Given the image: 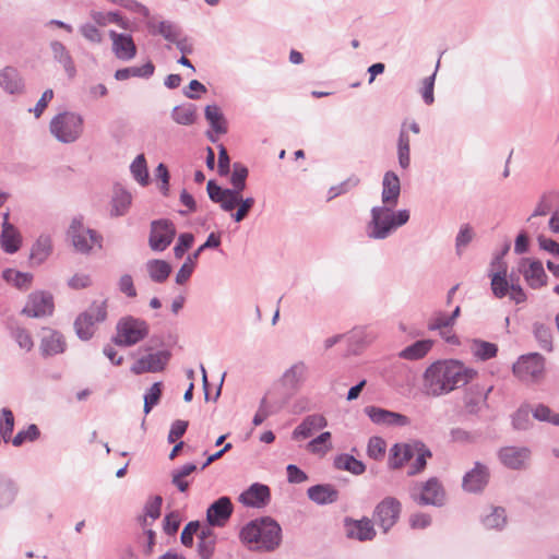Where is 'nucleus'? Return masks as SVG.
<instances>
[{
  "label": "nucleus",
  "mask_w": 559,
  "mask_h": 559,
  "mask_svg": "<svg viewBox=\"0 0 559 559\" xmlns=\"http://www.w3.org/2000/svg\"><path fill=\"white\" fill-rule=\"evenodd\" d=\"M476 374L475 369L460 360H438L424 372V389L430 396L445 395L469 383Z\"/></svg>",
  "instance_id": "f257e3e1"
},
{
  "label": "nucleus",
  "mask_w": 559,
  "mask_h": 559,
  "mask_svg": "<svg viewBox=\"0 0 559 559\" xmlns=\"http://www.w3.org/2000/svg\"><path fill=\"white\" fill-rule=\"evenodd\" d=\"M393 205H377L370 211V221L367 224V236L374 240H384L404 226L411 217L406 209L394 210Z\"/></svg>",
  "instance_id": "f03ea898"
},
{
  "label": "nucleus",
  "mask_w": 559,
  "mask_h": 559,
  "mask_svg": "<svg viewBox=\"0 0 559 559\" xmlns=\"http://www.w3.org/2000/svg\"><path fill=\"white\" fill-rule=\"evenodd\" d=\"M243 543L252 545L254 549L274 550L282 540V528L271 518H261L248 523L240 532Z\"/></svg>",
  "instance_id": "7ed1b4c3"
},
{
  "label": "nucleus",
  "mask_w": 559,
  "mask_h": 559,
  "mask_svg": "<svg viewBox=\"0 0 559 559\" xmlns=\"http://www.w3.org/2000/svg\"><path fill=\"white\" fill-rule=\"evenodd\" d=\"M248 174V168L245 165L234 163L230 176L233 188H222L215 181L210 180L206 185V190L211 201L219 204L221 209H230L233 203L237 201L238 192L245 190Z\"/></svg>",
  "instance_id": "20e7f679"
},
{
  "label": "nucleus",
  "mask_w": 559,
  "mask_h": 559,
  "mask_svg": "<svg viewBox=\"0 0 559 559\" xmlns=\"http://www.w3.org/2000/svg\"><path fill=\"white\" fill-rule=\"evenodd\" d=\"M49 130L57 141L64 144L74 143L83 134L84 119L78 112L63 111L51 119Z\"/></svg>",
  "instance_id": "39448f33"
},
{
  "label": "nucleus",
  "mask_w": 559,
  "mask_h": 559,
  "mask_svg": "<svg viewBox=\"0 0 559 559\" xmlns=\"http://www.w3.org/2000/svg\"><path fill=\"white\" fill-rule=\"evenodd\" d=\"M148 324L145 320L132 316L122 317L116 326L112 342L119 346H133L148 335Z\"/></svg>",
  "instance_id": "423d86ee"
},
{
  "label": "nucleus",
  "mask_w": 559,
  "mask_h": 559,
  "mask_svg": "<svg viewBox=\"0 0 559 559\" xmlns=\"http://www.w3.org/2000/svg\"><path fill=\"white\" fill-rule=\"evenodd\" d=\"M107 318L106 300L94 301L90 308L81 313L74 321L76 335L83 340H90L94 334V325Z\"/></svg>",
  "instance_id": "0eeeda50"
},
{
  "label": "nucleus",
  "mask_w": 559,
  "mask_h": 559,
  "mask_svg": "<svg viewBox=\"0 0 559 559\" xmlns=\"http://www.w3.org/2000/svg\"><path fill=\"white\" fill-rule=\"evenodd\" d=\"M413 500L419 506L442 507L445 503V490L437 477L417 484L411 493Z\"/></svg>",
  "instance_id": "6e6552de"
},
{
  "label": "nucleus",
  "mask_w": 559,
  "mask_h": 559,
  "mask_svg": "<svg viewBox=\"0 0 559 559\" xmlns=\"http://www.w3.org/2000/svg\"><path fill=\"white\" fill-rule=\"evenodd\" d=\"M68 235L80 253L87 254L94 247L102 248L103 237L96 230L86 228L80 219L72 221Z\"/></svg>",
  "instance_id": "1a4fd4ad"
},
{
  "label": "nucleus",
  "mask_w": 559,
  "mask_h": 559,
  "mask_svg": "<svg viewBox=\"0 0 559 559\" xmlns=\"http://www.w3.org/2000/svg\"><path fill=\"white\" fill-rule=\"evenodd\" d=\"M545 370V359L538 353L522 355L513 365V373L523 382L539 380Z\"/></svg>",
  "instance_id": "9d476101"
},
{
  "label": "nucleus",
  "mask_w": 559,
  "mask_h": 559,
  "mask_svg": "<svg viewBox=\"0 0 559 559\" xmlns=\"http://www.w3.org/2000/svg\"><path fill=\"white\" fill-rule=\"evenodd\" d=\"M402 511L401 502L394 497H385L374 508L373 520L384 533L397 522Z\"/></svg>",
  "instance_id": "9b49d317"
},
{
  "label": "nucleus",
  "mask_w": 559,
  "mask_h": 559,
  "mask_svg": "<svg viewBox=\"0 0 559 559\" xmlns=\"http://www.w3.org/2000/svg\"><path fill=\"white\" fill-rule=\"evenodd\" d=\"M176 228L168 219H157L151 223L148 245L153 251H164L174 240Z\"/></svg>",
  "instance_id": "f8f14e48"
},
{
  "label": "nucleus",
  "mask_w": 559,
  "mask_h": 559,
  "mask_svg": "<svg viewBox=\"0 0 559 559\" xmlns=\"http://www.w3.org/2000/svg\"><path fill=\"white\" fill-rule=\"evenodd\" d=\"M490 471L487 465L475 462L474 467L468 471L462 480V487L471 493L481 492L489 483Z\"/></svg>",
  "instance_id": "ddd939ff"
},
{
  "label": "nucleus",
  "mask_w": 559,
  "mask_h": 559,
  "mask_svg": "<svg viewBox=\"0 0 559 559\" xmlns=\"http://www.w3.org/2000/svg\"><path fill=\"white\" fill-rule=\"evenodd\" d=\"M519 272L524 276L527 285L533 289L540 288L547 283V274L539 260L523 258L519 263Z\"/></svg>",
  "instance_id": "4468645a"
},
{
  "label": "nucleus",
  "mask_w": 559,
  "mask_h": 559,
  "mask_svg": "<svg viewBox=\"0 0 559 559\" xmlns=\"http://www.w3.org/2000/svg\"><path fill=\"white\" fill-rule=\"evenodd\" d=\"M170 359V352L159 350L139 358L132 366L134 374L163 371Z\"/></svg>",
  "instance_id": "2eb2a0df"
},
{
  "label": "nucleus",
  "mask_w": 559,
  "mask_h": 559,
  "mask_svg": "<svg viewBox=\"0 0 559 559\" xmlns=\"http://www.w3.org/2000/svg\"><path fill=\"white\" fill-rule=\"evenodd\" d=\"M53 311L52 296L48 293L36 292L28 296V301L22 312L32 318L50 316Z\"/></svg>",
  "instance_id": "dca6fc26"
},
{
  "label": "nucleus",
  "mask_w": 559,
  "mask_h": 559,
  "mask_svg": "<svg viewBox=\"0 0 559 559\" xmlns=\"http://www.w3.org/2000/svg\"><path fill=\"white\" fill-rule=\"evenodd\" d=\"M365 413L373 424L380 426L404 427L409 424V419L405 415L376 406H367Z\"/></svg>",
  "instance_id": "f3484780"
},
{
  "label": "nucleus",
  "mask_w": 559,
  "mask_h": 559,
  "mask_svg": "<svg viewBox=\"0 0 559 559\" xmlns=\"http://www.w3.org/2000/svg\"><path fill=\"white\" fill-rule=\"evenodd\" d=\"M233 503L229 497H221L206 510V521L210 526L223 527L233 514Z\"/></svg>",
  "instance_id": "a211bd4d"
},
{
  "label": "nucleus",
  "mask_w": 559,
  "mask_h": 559,
  "mask_svg": "<svg viewBox=\"0 0 559 559\" xmlns=\"http://www.w3.org/2000/svg\"><path fill=\"white\" fill-rule=\"evenodd\" d=\"M344 527L346 536L350 539L367 542L372 540L376 536L373 523L368 518H362L360 520L345 518Z\"/></svg>",
  "instance_id": "6ab92c4d"
},
{
  "label": "nucleus",
  "mask_w": 559,
  "mask_h": 559,
  "mask_svg": "<svg viewBox=\"0 0 559 559\" xmlns=\"http://www.w3.org/2000/svg\"><path fill=\"white\" fill-rule=\"evenodd\" d=\"M531 451L525 447H504L498 452L501 464L510 469H523L527 466Z\"/></svg>",
  "instance_id": "aec40b11"
},
{
  "label": "nucleus",
  "mask_w": 559,
  "mask_h": 559,
  "mask_svg": "<svg viewBox=\"0 0 559 559\" xmlns=\"http://www.w3.org/2000/svg\"><path fill=\"white\" fill-rule=\"evenodd\" d=\"M108 35L112 41V52L118 59L129 61L136 56V46L131 35L117 33L112 29L109 31Z\"/></svg>",
  "instance_id": "412c9836"
},
{
  "label": "nucleus",
  "mask_w": 559,
  "mask_h": 559,
  "mask_svg": "<svg viewBox=\"0 0 559 559\" xmlns=\"http://www.w3.org/2000/svg\"><path fill=\"white\" fill-rule=\"evenodd\" d=\"M0 87L10 95H22L25 92V82L21 72L11 66L1 69Z\"/></svg>",
  "instance_id": "4be33fe9"
},
{
  "label": "nucleus",
  "mask_w": 559,
  "mask_h": 559,
  "mask_svg": "<svg viewBox=\"0 0 559 559\" xmlns=\"http://www.w3.org/2000/svg\"><path fill=\"white\" fill-rule=\"evenodd\" d=\"M308 376V365L302 360H298L284 371L282 383L289 390L298 391L307 381Z\"/></svg>",
  "instance_id": "5701e85b"
},
{
  "label": "nucleus",
  "mask_w": 559,
  "mask_h": 559,
  "mask_svg": "<svg viewBox=\"0 0 559 559\" xmlns=\"http://www.w3.org/2000/svg\"><path fill=\"white\" fill-rule=\"evenodd\" d=\"M270 498V488L266 485L255 483L239 496V501L247 507L262 508L267 504Z\"/></svg>",
  "instance_id": "b1692460"
},
{
  "label": "nucleus",
  "mask_w": 559,
  "mask_h": 559,
  "mask_svg": "<svg viewBox=\"0 0 559 559\" xmlns=\"http://www.w3.org/2000/svg\"><path fill=\"white\" fill-rule=\"evenodd\" d=\"M419 441H411L407 443H396L390 450L389 466L392 469H399L405 463L414 459L416 448Z\"/></svg>",
  "instance_id": "393cba45"
},
{
  "label": "nucleus",
  "mask_w": 559,
  "mask_h": 559,
  "mask_svg": "<svg viewBox=\"0 0 559 559\" xmlns=\"http://www.w3.org/2000/svg\"><path fill=\"white\" fill-rule=\"evenodd\" d=\"M401 195V181L394 171H386L382 179L381 201L383 205L396 206Z\"/></svg>",
  "instance_id": "a878e982"
},
{
  "label": "nucleus",
  "mask_w": 559,
  "mask_h": 559,
  "mask_svg": "<svg viewBox=\"0 0 559 559\" xmlns=\"http://www.w3.org/2000/svg\"><path fill=\"white\" fill-rule=\"evenodd\" d=\"M328 426L326 418L321 414L306 416L302 421L294 429L293 439L300 440L310 438L314 431Z\"/></svg>",
  "instance_id": "bb28decb"
},
{
  "label": "nucleus",
  "mask_w": 559,
  "mask_h": 559,
  "mask_svg": "<svg viewBox=\"0 0 559 559\" xmlns=\"http://www.w3.org/2000/svg\"><path fill=\"white\" fill-rule=\"evenodd\" d=\"M66 341L61 333L51 329H44L40 341V350L44 356H53L63 353Z\"/></svg>",
  "instance_id": "cd10ccee"
},
{
  "label": "nucleus",
  "mask_w": 559,
  "mask_h": 559,
  "mask_svg": "<svg viewBox=\"0 0 559 559\" xmlns=\"http://www.w3.org/2000/svg\"><path fill=\"white\" fill-rule=\"evenodd\" d=\"M21 236L17 229L9 223V212L3 214L1 247L7 253H14L20 249Z\"/></svg>",
  "instance_id": "c85d7f7f"
},
{
  "label": "nucleus",
  "mask_w": 559,
  "mask_h": 559,
  "mask_svg": "<svg viewBox=\"0 0 559 559\" xmlns=\"http://www.w3.org/2000/svg\"><path fill=\"white\" fill-rule=\"evenodd\" d=\"M308 498L319 504H331L338 500V491L330 484L314 485L307 490Z\"/></svg>",
  "instance_id": "c756f323"
},
{
  "label": "nucleus",
  "mask_w": 559,
  "mask_h": 559,
  "mask_svg": "<svg viewBox=\"0 0 559 559\" xmlns=\"http://www.w3.org/2000/svg\"><path fill=\"white\" fill-rule=\"evenodd\" d=\"M147 28L152 35H160L170 43L177 41L178 37L181 35L180 27L171 21H160L157 23L150 21Z\"/></svg>",
  "instance_id": "7c9ffc66"
},
{
  "label": "nucleus",
  "mask_w": 559,
  "mask_h": 559,
  "mask_svg": "<svg viewBox=\"0 0 559 559\" xmlns=\"http://www.w3.org/2000/svg\"><path fill=\"white\" fill-rule=\"evenodd\" d=\"M19 485L11 477L0 474V510L10 507L16 499Z\"/></svg>",
  "instance_id": "2f4dec72"
},
{
  "label": "nucleus",
  "mask_w": 559,
  "mask_h": 559,
  "mask_svg": "<svg viewBox=\"0 0 559 559\" xmlns=\"http://www.w3.org/2000/svg\"><path fill=\"white\" fill-rule=\"evenodd\" d=\"M431 340L416 341L399 353V357L405 360H419L424 358L432 348Z\"/></svg>",
  "instance_id": "473e14b6"
},
{
  "label": "nucleus",
  "mask_w": 559,
  "mask_h": 559,
  "mask_svg": "<svg viewBox=\"0 0 559 559\" xmlns=\"http://www.w3.org/2000/svg\"><path fill=\"white\" fill-rule=\"evenodd\" d=\"M50 49L55 60L62 64L68 76L73 78L76 70L72 57L70 56L66 46L62 43L55 40L50 44Z\"/></svg>",
  "instance_id": "72a5a7b5"
},
{
  "label": "nucleus",
  "mask_w": 559,
  "mask_h": 559,
  "mask_svg": "<svg viewBox=\"0 0 559 559\" xmlns=\"http://www.w3.org/2000/svg\"><path fill=\"white\" fill-rule=\"evenodd\" d=\"M483 525L488 530L500 531L507 525V513L502 507H489L481 516Z\"/></svg>",
  "instance_id": "f704fd0d"
},
{
  "label": "nucleus",
  "mask_w": 559,
  "mask_h": 559,
  "mask_svg": "<svg viewBox=\"0 0 559 559\" xmlns=\"http://www.w3.org/2000/svg\"><path fill=\"white\" fill-rule=\"evenodd\" d=\"M155 67L151 61H147L145 64L141 67H129L118 69L115 72V79L118 81H124L130 78H144L148 79L154 74Z\"/></svg>",
  "instance_id": "c9c22d12"
},
{
  "label": "nucleus",
  "mask_w": 559,
  "mask_h": 559,
  "mask_svg": "<svg viewBox=\"0 0 559 559\" xmlns=\"http://www.w3.org/2000/svg\"><path fill=\"white\" fill-rule=\"evenodd\" d=\"M51 238L47 235H41L32 247L31 260L33 263L41 264L48 259V257L51 254Z\"/></svg>",
  "instance_id": "e433bc0d"
},
{
  "label": "nucleus",
  "mask_w": 559,
  "mask_h": 559,
  "mask_svg": "<svg viewBox=\"0 0 559 559\" xmlns=\"http://www.w3.org/2000/svg\"><path fill=\"white\" fill-rule=\"evenodd\" d=\"M453 323L449 319V316L442 311L435 312L428 321V330L440 331V335L445 338L448 343L455 344V336H445L444 329L452 328Z\"/></svg>",
  "instance_id": "4c0bfd02"
},
{
  "label": "nucleus",
  "mask_w": 559,
  "mask_h": 559,
  "mask_svg": "<svg viewBox=\"0 0 559 559\" xmlns=\"http://www.w3.org/2000/svg\"><path fill=\"white\" fill-rule=\"evenodd\" d=\"M132 197L131 193L122 188H118L114 192V197L111 200V216H122L124 215L130 205H131Z\"/></svg>",
  "instance_id": "58836bf2"
},
{
  "label": "nucleus",
  "mask_w": 559,
  "mask_h": 559,
  "mask_svg": "<svg viewBox=\"0 0 559 559\" xmlns=\"http://www.w3.org/2000/svg\"><path fill=\"white\" fill-rule=\"evenodd\" d=\"M334 466L341 471H347L354 475H361L366 471L365 464L349 454H340L334 459Z\"/></svg>",
  "instance_id": "ea45409f"
},
{
  "label": "nucleus",
  "mask_w": 559,
  "mask_h": 559,
  "mask_svg": "<svg viewBox=\"0 0 559 559\" xmlns=\"http://www.w3.org/2000/svg\"><path fill=\"white\" fill-rule=\"evenodd\" d=\"M146 270L153 282L163 283L168 278L171 266L164 260L153 259L147 261Z\"/></svg>",
  "instance_id": "a19ab883"
},
{
  "label": "nucleus",
  "mask_w": 559,
  "mask_h": 559,
  "mask_svg": "<svg viewBox=\"0 0 559 559\" xmlns=\"http://www.w3.org/2000/svg\"><path fill=\"white\" fill-rule=\"evenodd\" d=\"M469 348L473 356L483 361L496 357L498 353L496 344L477 338L471 342Z\"/></svg>",
  "instance_id": "79ce46f5"
},
{
  "label": "nucleus",
  "mask_w": 559,
  "mask_h": 559,
  "mask_svg": "<svg viewBox=\"0 0 559 559\" xmlns=\"http://www.w3.org/2000/svg\"><path fill=\"white\" fill-rule=\"evenodd\" d=\"M204 116L216 133L225 134L227 132L226 120L217 105H207L204 110Z\"/></svg>",
  "instance_id": "37998d69"
},
{
  "label": "nucleus",
  "mask_w": 559,
  "mask_h": 559,
  "mask_svg": "<svg viewBox=\"0 0 559 559\" xmlns=\"http://www.w3.org/2000/svg\"><path fill=\"white\" fill-rule=\"evenodd\" d=\"M237 201L233 203L230 209H222L225 212H231L237 205L238 210L235 213H231V218L236 222H242L249 214L250 210L254 205V199L252 197H248L246 199L242 198L241 192L237 194Z\"/></svg>",
  "instance_id": "c03bdc74"
},
{
  "label": "nucleus",
  "mask_w": 559,
  "mask_h": 559,
  "mask_svg": "<svg viewBox=\"0 0 559 559\" xmlns=\"http://www.w3.org/2000/svg\"><path fill=\"white\" fill-rule=\"evenodd\" d=\"M171 117L178 124H193L197 118V107L193 104L176 106L171 111Z\"/></svg>",
  "instance_id": "a18cd8bd"
},
{
  "label": "nucleus",
  "mask_w": 559,
  "mask_h": 559,
  "mask_svg": "<svg viewBox=\"0 0 559 559\" xmlns=\"http://www.w3.org/2000/svg\"><path fill=\"white\" fill-rule=\"evenodd\" d=\"M533 334L542 349L548 353L552 352V332L550 326L540 322H535L533 324Z\"/></svg>",
  "instance_id": "49530a36"
},
{
  "label": "nucleus",
  "mask_w": 559,
  "mask_h": 559,
  "mask_svg": "<svg viewBox=\"0 0 559 559\" xmlns=\"http://www.w3.org/2000/svg\"><path fill=\"white\" fill-rule=\"evenodd\" d=\"M409 135L407 131L405 130V123L402 124L399 141H397V157H399V164L403 169H406L409 167L411 164V157H409Z\"/></svg>",
  "instance_id": "de8ad7c7"
},
{
  "label": "nucleus",
  "mask_w": 559,
  "mask_h": 559,
  "mask_svg": "<svg viewBox=\"0 0 559 559\" xmlns=\"http://www.w3.org/2000/svg\"><path fill=\"white\" fill-rule=\"evenodd\" d=\"M415 461L412 463L407 475L414 476L421 473L427 464V459L431 457V451L426 447V444L421 441L418 442L416 448Z\"/></svg>",
  "instance_id": "09e8293b"
},
{
  "label": "nucleus",
  "mask_w": 559,
  "mask_h": 559,
  "mask_svg": "<svg viewBox=\"0 0 559 559\" xmlns=\"http://www.w3.org/2000/svg\"><path fill=\"white\" fill-rule=\"evenodd\" d=\"M2 277L8 283H12L19 289H28L33 281V275L31 273H23L12 269L4 270Z\"/></svg>",
  "instance_id": "8fccbe9b"
},
{
  "label": "nucleus",
  "mask_w": 559,
  "mask_h": 559,
  "mask_svg": "<svg viewBox=\"0 0 559 559\" xmlns=\"http://www.w3.org/2000/svg\"><path fill=\"white\" fill-rule=\"evenodd\" d=\"M511 280H507V270L498 271L491 275V289L497 298L504 297L510 290Z\"/></svg>",
  "instance_id": "3c124183"
},
{
  "label": "nucleus",
  "mask_w": 559,
  "mask_h": 559,
  "mask_svg": "<svg viewBox=\"0 0 559 559\" xmlns=\"http://www.w3.org/2000/svg\"><path fill=\"white\" fill-rule=\"evenodd\" d=\"M130 171L134 180L138 181L141 186L144 187L148 183V171L143 154H140L134 158L130 166Z\"/></svg>",
  "instance_id": "603ef678"
},
{
  "label": "nucleus",
  "mask_w": 559,
  "mask_h": 559,
  "mask_svg": "<svg viewBox=\"0 0 559 559\" xmlns=\"http://www.w3.org/2000/svg\"><path fill=\"white\" fill-rule=\"evenodd\" d=\"M162 389L163 383L155 382L145 392L143 411L146 415L158 404L162 396Z\"/></svg>",
  "instance_id": "864d4df0"
},
{
  "label": "nucleus",
  "mask_w": 559,
  "mask_h": 559,
  "mask_svg": "<svg viewBox=\"0 0 559 559\" xmlns=\"http://www.w3.org/2000/svg\"><path fill=\"white\" fill-rule=\"evenodd\" d=\"M199 252L194 251L192 254H189L186 262L181 265L179 271L176 274V283L179 285L185 284L193 273L195 262L199 258Z\"/></svg>",
  "instance_id": "5fc2aeb1"
},
{
  "label": "nucleus",
  "mask_w": 559,
  "mask_h": 559,
  "mask_svg": "<svg viewBox=\"0 0 559 559\" xmlns=\"http://www.w3.org/2000/svg\"><path fill=\"white\" fill-rule=\"evenodd\" d=\"M14 429V416L9 408H2L0 412V435L7 442L11 438Z\"/></svg>",
  "instance_id": "6e6d98bb"
},
{
  "label": "nucleus",
  "mask_w": 559,
  "mask_h": 559,
  "mask_svg": "<svg viewBox=\"0 0 559 559\" xmlns=\"http://www.w3.org/2000/svg\"><path fill=\"white\" fill-rule=\"evenodd\" d=\"M531 413L528 405H522L512 415V425L516 430H526L531 425Z\"/></svg>",
  "instance_id": "4d7b16f0"
},
{
  "label": "nucleus",
  "mask_w": 559,
  "mask_h": 559,
  "mask_svg": "<svg viewBox=\"0 0 559 559\" xmlns=\"http://www.w3.org/2000/svg\"><path fill=\"white\" fill-rule=\"evenodd\" d=\"M552 200H554V193H551V192L543 193L542 197L539 198V201H538L535 210L533 211L531 216L527 218V221L531 222L533 218H535L537 216H546L547 214H549L552 210Z\"/></svg>",
  "instance_id": "13d9d810"
},
{
  "label": "nucleus",
  "mask_w": 559,
  "mask_h": 559,
  "mask_svg": "<svg viewBox=\"0 0 559 559\" xmlns=\"http://www.w3.org/2000/svg\"><path fill=\"white\" fill-rule=\"evenodd\" d=\"M533 417L539 421H547L555 426H559V414L552 413V411L544 405L539 404L532 409Z\"/></svg>",
  "instance_id": "bf43d9fd"
},
{
  "label": "nucleus",
  "mask_w": 559,
  "mask_h": 559,
  "mask_svg": "<svg viewBox=\"0 0 559 559\" xmlns=\"http://www.w3.org/2000/svg\"><path fill=\"white\" fill-rule=\"evenodd\" d=\"M473 238V228L468 224L462 225L455 238V249L459 255L462 254L463 249L468 246Z\"/></svg>",
  "instance_id": "052dcab7"
},
{
  "label": "nucleus",
  "mask_w": 559,
  "mask_h": 559,
  "mask_svg": "<svg viewBox=\"0 0 559 559\" xmlns=\"http://www.w3.org/2000/svg\"><path fill=\"white\" fill-rule=\"evenodd\" d=\"M40 432L36 425H29L25 430L19 431L12 439L14 447L22 445L25 441H35L39 437Z\"/></svg>",
  "instance_id": "680f3d73"
},
{
  "label": "nucleus",
  "mask_w": 559,
  "mask_h": 559,
  "mask_svg": "<svg viewBox=\"0 0 559 559\" xmlns=\"http://www.w3.org/2000/svg\"><path fill=\"white\" fill-rule=\"evenodd\" d=\"M81 35L92 44H102L103 34L102 32L91 23L82 24L79 28Z\"/></svg>",
  "instance_id": "e2e57ef3"
},
{
  "label": "nucleus",
  "mask_w": 559,
  "mask_h": 559,
  "mask_svg": "<svg viewBox=\"0 0 559 559\" xmlns=\"http://www.w3.org/2000/svg\"><path fill=\"white\" fill-rule=\"evenodd\" d=\"M367 452L371 459H381L385 453L384 440L380 437H372L368 442Z\"/></svg>",
  "instance_id": "0e129e2a"
},
{
  "label": "nucleus",
  "mask_w": 559,
  "mask_h": 559,
  "mask_svg": "<svg viewBox=\"0 0 559 559\" xmlns=\"http://www.w3.org/2000/svg\"><path fill=\"white\" fill-rule=\"evenodd\" d=\"M200 530V523L198 521L189 522L181 532V543L186 547H191L193 545V536L198 534Z\"/></svg>",
  "instance_id": "69168bd1"
},
{
  "label": "nucleus",
  "mask_w": 559,
  "mask_h": 559,
  "mask_svg": "<svg viewBox=\"0 0 559 559\" xmlns=\"http://www.w3.org/2000/svg\"><path fill=\"white\" fill-rule=\"evenodd\" d=\"M193 239V235L190 233H185L179 236L178 242L174 248V254L177 259L183 257L185 252L192 246Z\"/></svg>",
  "instance_id": "338daca9"
},
{
  "label": "nucleus",
  "mask_w": 559,
  "mask_h": 559,
  "mask_svg": "<svg viewBox=\"0 0 559 559\" xmlns=\"http://www.w3.org/2000/svg\"><path fill=\"white\" fill-rule=\"evenodd\" d=\"M12 335L21 348L31 350L33 347V341L29 333L25 329L16 328Z\"/></svg>",
  "instance_id": "774afa93"
}]
</instances>
